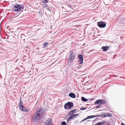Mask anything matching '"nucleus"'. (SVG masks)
<instances>
[{"label":"nucleus","mask_w":125,"mask_h":125,"mask_svg":"<svg viewBox=\"0 0 125 125\" xmlns=\"http://www.w3.org/2000/svg\"><path fill=\"white\" fill-rule=\"evenodd\" d=\"M47 110L41 108L37 110L33 114L32 119L33 122H37L42 119H45L46 117V112Z\"/></svg>","instance_id":"f257e3e1"},{"label":"nucleus","mask_w":125,"mask_h":125,"mask_svg":"<svg viewBox=\"0 0 125 125\" xmlns=\"http://www.w3.org/2000/svg\"><path fill=\"white\" fill-rule=\"evenodd\" d=\"M13 7L12 10L13 11L19 12L21 11L23 7V6L21 5L16 4L14 5Z\"/></svg>","instance_id":"f03ea898"},{"label":"nucleus","mask_w":125,"mask_h":125,"mask_svg":"<svg viewBox=\"0 0 125 125\" xmlns=\"http://www.w3.org/2000/svg\"><path fill=\"white\" fill-rule=\"evenodd\" d=\"M73 106V104L72 102H68L65 104L64 105L65 109L67 110H71Z\"/></svg>","instance_id":"7ed1b4c3"},{"label":"nucleus","mask_w":125,"mask_h":125,"mask_svg":"<svg viewBox=\"0 0 125 125\" xmlns=\"http://www.w3.org/2000/svg\"><path fill=\"white\" fill-rule=\"evenodd\" d=\"M76 56V55L74 52L72 51H71L68 59L69 62H72L73 61Z\"/></svg>","instance_id":"20e7f679"},{"label":"nucleus","mask_w":125,"mask_h":125,"mask_svg":"<svg viewBox=\"0 0 125 125\" xmlns=\"http://www.w3.org/2000/svg\"><path fill=\"white\" fill-rule=\"evenodd\" d=\"M23 103L21 102V99H20V101L18 107L20 110L23 111H27L28 109L25 107H24L23 105Z\"/></svg>","instance_id":"39448f33"},{"label":"nucleus","mask_w":125,"mask_h":125,"mask_svg":"<svg viewBox=\"0 0 125 125\" xmlns=\"http://www.w3.org/2000/svg\"><path fill=\"white\" fill-rule=\"evenodd\" d=\"M97 25L101 28H104L106 26V23L102 21L99 22L97 23Z\"/></svg>","instance_id":"423d86ee"},{"label":"nucleus","mask_w":125,"mask_h":125,"mask_svg":"<svg viewBox=\"0 0 125 125\" xmlns=\"http://www.w3.org/2000/svg\"><path fill=\"white\" fill-rule=\"evenodd\" d=\"M52 120L50 118H49L46 120L44 123L43 125H52Z\"/></svg>","instance_id":"0eeeda50"},{"label":"nucleus","mask_w":125,"mask_h":125,"mask_svg":"<svg viewBox=\"0 0 125 125\" xmlns=\"http://www.w3.org/2000/svg\"><path fill=\"white\" fill-rule=\"evenodd\" d=\"M78 57L80 61V63L81 64L83 63V56L82 55L79 54L78 56Z\"/></svg>","instance_id":"6e6552de"},{"label":"nucleus","mask_w":125,"mask_h":125,"mask_svg":"<svg viewBox=\"0 0 125 125\" xmlns=\"http://www.w3.org/2000/svg\"><path fill=\"white\" fill-rule=\"evenodd\" d=\"M77 110L76 109H74L71 111L68 114V115H70L71 114H73L77 112Z\"/></svg>","instance_id":"1a4fd4ad"},{"label":"nucleus","mask_w":125,"mask_h":125,"mask_svg":"<svg viewBox=\"0 0 125 125\" xmlns=\"http://www.w3.org/2000/svg\"><path fill=\"white\" fill-rule=\"evenodd\" d=\"M69 96L73 98H75L76 96L74 93H69Z\"/></svg>","instance_id":"9d476101"},{"label":"nucleus","mask_w":125,"mask_h":125,"mask_svg":"<svg viewBox=\"0 0 125 125\" xmlns=\"http://www.w3.org/2000/svg\"><path fill=\"white\" fill-rule=\"evenodd\" d=\"M109 48V47L108 46H102L101 49H103V51H106Z\"/></svg>","instance_id":"9b49d317"},{"label":"nucleus","mask_w":125,"mask_h":125,"mask_svg":"<svg viewBox=\"0 0 125 125\" xmlns=\"http://www.w3.org/2000/svg\"><path fill=\"white\" fill-rule=\"evenodd\" d=\"M100 116V115H96L88 116L86 118L87 119L89 118H92L95 117Z\"/></svg>","instance_id":"f8f14e48"},{"label":"nucleus","mask_w":125,"mask_h":125,"mask_svg":"<svg viewBox=\"0 0 125 125\" xmlns=\"http://www.w3.org/2000/svg\"><path fill=\"white\" fill-rule=\"evenodd\" d=\"M106 101L104 99H101L100 104H106Z\"/></svg>","instance_id":"ddd939ff"},{"label":"nucleus","mask_w":125,"mask_h":125,"mask_svg":"<svg viewBox=\"0 0 125 125\" xmlns=\"http://www.w3.org/2000/svg\"><path fill=\"white\" fill-rule=\"evenodd\" d=\"M81 100L85 102L88 101L89 100V99H87L84 97H81Z\"/></svg>","instance_id":"4468645a"},{"label":"nucleus","mask_w":125,"mask_h":125,"mask_svg":"<svg viewBox=\"0 0 125 125\" xmlns=\"http://www.w3.org/2000/svg\"><path fill=\"white\" fill-rule=\"evenodd\" d=\"M100 101H101V99H99L96 100L95 102L94 103V104H100Z\"/></svg>","instance_id":"2eb2a0df"},{"label":"nucleus","mask_w":125,"mask_h":125,"mask_svg":"<svg viewBox=\"0 0 125 125\" xmlns=\"http://www.w3.org/2000/svg\"><path fill=\"white\" fill-rule=\"evenodd\" d=\"M70 115H71V116H70L67 119V121H68V120H69L72 119H73L74 118V117L73 116V115H71V114Z\"/></svg>","instance_id":"dca6fc26"},{"label":"nucleus","mask_w":125,"mask_h":125,"mask_svg":"<svg viewBox=\"0 0 125 125\" xmlns=\"http://www.w3.org/2000/svg\"><path fill=\"white\" fill-rule=\"evenodd\" d=\"M47 44L48 43L46 42H45V43H44L43 44V47L44 48L45 47H46L47 46Z\"/></svg>","instance_id":"f3484780"},{"label":"nucleus","mask_w":125,"mask_h":125,"mask_svg":"<svg viewBox=\"0 0 125 125\" xmlns=\"http://www.w3.org/2000/svg\"><path fill=\"white\" fill-rule=\"evenodd\" d=\"M42 2L44 3H46L48 2L47 0H42Z\"/></svg>","instance_id":"a211bd4d"},{"label":"nucleus","mask_w":125,"mask_h":125,"mask_svg":"<svg viewBox=\"0 0 125 125\" xmlns=\"http://www.w3.org/2000/svg\"><path fill=\"white\" fill-rule=\"evenodd\" d=\"M74 118L76 117L77 116L79 115V114H72Z\"/></svg>","instance_id":"6ab92c4d"},{"label":"nucleus","mask_w":125,"mask_h":125,"mask_svg":"<svg viewBox=\"0 0 125 125\" xmlns=\"http://www.w3.org/2000/svg\"><path fill=\"white\" fill-rule=\"evenodd\" d=\"M100 115V116H101V117H106L107 116V114H106V115L104 114V116H103V115Z\"/></svg>","instance_id":"aec40b11"},{"label":"nucleus","mask_w":125,"mask_h":125,"mask_svg":"<svg viewBox=\"0 0 125 125\" xmlns=\"http://www.w3.org/2000/svg\"><path fill=\"white\" fill-rule=\"evenodd\" d=\"M66 124L65 121H63L61 123L62 125H66Z\"/></svg>","instance_id":"412c9836"},{"label":"nucleus","mask_w":125,"mask_h":125,"mask_svg":"<svg viewBox=\"0 0 125 125\" xmlns=\"http://www.w3.org/2000/svg\"><path fill=\"white\" fill-rule=\"evenodd\" d=\"M107 114V116H111V114L109 113H108Z\"/></svg>","instance_id":"4be33fe9"},{"label":"nucleus","mask_w":125,"mask_h":125,"mask_svg":"<svg viewBox=\"0 0 125 125\" xmlns=\"http://www.w3.org/2000/svg\"><path fill=\"white\" fill-rule=\"evenodd\" d=\"M86 109L85 108H83V107H82L80 108V110H84L85 109Z\"/></svg>","instance_id":"5701e85b"},{"label":"nucleus","mask_w":125,"mask_h":125,"mask_svg":"<svg viewBox=\"0 0 125 125\" xmlns=\"http://www.w3.org/2000/svg\"><path fill=\"white\" fill-rule=\"evenodd\" d=\"M48 5L47 4H44V8H45V7H47L48 6Z\"/></svg>","instance_id":"b1692460"},{"label":"nucleus","mask_w":125,"mask_h":125,"mask_svg":"<svg viewBox=\"0 0 125 125\" xmlns=\"http://www.w3.org/2000/svg\"><path fill=\"white\" fill-rule=\"evenodd\" d=\"M68 7H69L71 9H72V7L70 5H68Z\"/></svg>","instance_id":"393cba45"},{"label":"nucleus","mask_w":125,"mask_h":125,"mask_svg":"<svg viewBox=\"0 0 125 125\" xmlns=\"http://www.w3.org/2000/svg\"><path fill=\"white\" fill-rule=\"evenodd\" d=\"M86 119H87L86 118H85L84 119H83V120H82L81 121V122L84 121Z\"/></svg>","instance_id":"a878e982"},{"label":"nucleus","mask_w":125,"mask_h":125,"mask_svg":"<svg viewBox=\"0 0 125 125\" xmlns=\"http://www.w3.org/2000/svg\"><path fill=\"white\" fill-rule=\"evenodd\" d=\"M100 105H99L97 106H96V107L97 108H98L99 107H100Z\"/></svg>","instance_id":"bb28decb"},{"label":"nucleus","mask_w":125,"mask_h":125,"mask_svg":"<svg viewBox=\"0 0 125 125\" xmlns=\"http://www.w3.org/2000/svg\"><path fill=\"white\" fill-rule=\"evenodd\" d=\"M25 48H26V50L27 51L28 50L27 49H28V46H26L25 47Z\"/></svg>","instance_id":"cd10ccee"},{"label":"nucleus","mask_w":125,"mask_h":125,"mask_svg":"<svg viewBox=\"0 0 125 125\" xmlns=\"http://www.w3.org/2000/svg\"><path fill=\"white\" fill-rule=\"evenodd\" d=\"M46 9L48 10H50V9L49 8H48L47 7V8H46Z\"/></svg>","instance_id":"c85d7f7f"},{"label":"nucleus","mask_w":125,"mask_h":125,"mask_svg":"<svg viewBox=\"0 0 125 125\" xmlns=\"http://www.w3.org/2000/svg\"><path fill=\"white\" fill-rule=\"evenodd\" d=\"M110 123L109 122V123L107 124L106 125H110Z\"/></svg>","instance_id":"c756f323"},{"label":"nucleus","mask_w":125,"mask_h":125,"mask_svg":"<svg viewBox=\"0 0 125 125\" xmlns=\"http://www.w3.org/2000/svg\"><path fill=\"white\" fill-rule=\"evenodd\" d=\"M121 125H125V124L123 123H122L121 124Z\"/></svg>","instance_id":"7c9ffc66"},{"label":"nucleus","mask_w":125,"mask_h":125,"mask_svg":"<svg viewBox=\"0 0 125 125\" xmlns=\"http://www.w3.org/2000/svg\"><path fill=\"white\" fill-rule=\"evenodd\" d=\"M85 43H84L83 45H82V46H83V45H85Z\"/></svg>","instance_id":"2f4dec72"},{"label":"nucleus","mask_w":125,"mask_h":125,"mask_svg":"<svg viewBox=\"0 0 125 125\" xmlns=\"http://www.w3.org/2000/svg\"><path fill=\"white\" fill-rule=\"evenodd\" d=\"M92 99V100H91L92 101V100H93V99Z\"/></svg>","instance_id":"473e14b6"},{"label":"nucleus","mask_w":125,"mask_h":125,"mask_svg":"<svg viewBox=\"0 0 125 125\" xmlns=\"http://www.w3.org/2000/svg\"><path fill=\"white\" fill-rule=\"evenodd\" d=\"M101 110H99V111H101Z\"/></svg>","instance_id":"72a5a7b5"}]
</instances>
